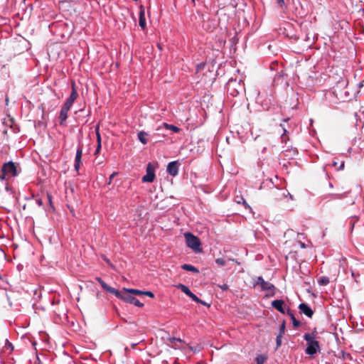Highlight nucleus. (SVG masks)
Segmentation results:
<instances>
[{
    "mask_svg": "<svg viewBox=\"0 0 364 364\" xmlns=\"http://www.w3.org/2000/svg\"><path fill=\"white\" fill-rule=\"evenodd\" d=\"M303 337L306 341V354L312 356L320 350L319 342L316 339L314 332L305 333Z\"/></svg>",
    "mask_w": 364,
    "mask_h": 364,
    "instance_id": "nucleus-1",
    "label": "nucleus"
},
{
    "mask_svg": "<svg viewBox=\"0 0 364 364\" xmlns=\"http://www.w3.org/2000/svg\"><path fill=\"white\" fill-rule=\"evenodd\" d=\"M225 88L228 94L235 97L245 90V85L242 79L231 77L228 81Z\"/></svg>",
    "mask_w": 364,
    "mask_h": 364,
    "instance_id": "nucleus-2",
    "label": "nucleus"
},
{
    "mask_svg": "<svg viewBox=\"0 0 364 364\" xmlns=\"http://www.w3.org/2000/svg\"><path fill=\"white\" fill-rule=\"evenodd\" d=\"M347 80H342L338 81L333 87V94L338 100L346 101L350 98V93L347 90Z\"/></svg>",
    "mask_w": 364,
    "mask_h": 364,
    "instance_id": "nucleus-3",
    "label": "nucleus"
},
{
    "mask_svg": "<svg viewBox=\"0 0 364 364\" xmlns=\"http://www.w3.org/2000/svg\"><path fill=\"white\" fill-rule=\"evenodd\" d=\"M184 237L186 239V245L188 247L191 248L193 251L196 252H199L201 251L200 245L201 242L199 238L195 236L191 232H186L184 234Z\"/></svg>",
    "mask_w": 364,
    "mask_h": 364,
    "instance_id": "nucleus-4",
    "label": "nucleus"
},
{
    "mask_svg": "<svg viewBox=\"0 0 364 364\" xmlns=\"http://www.w3.org/2000/svg\"><path fill=\"white\" fill-rule=\"evenodd\" d=\"M115 296L121 299L127 303L134 304L138 307H142L144 306V304L140 302L136 298L132 296L131 293L126 291L124 288L122 291H119V294H116Z\"/></svg>",
    "mask_w": 364,
    "mask_h": 364,
    "instance_id": "nucleus-5",
    "label": "nucleus"
},
{
    "mask_svg": "<svg viewBox=\"0 0 364 364\" xmlns=\"http://www.w3.org/2000/svg\"><path fill=\"white\" fill-rule=\"evenodd\" d=\"M1 171L6 173L8 178L17 176L19 173L16 165L13 161L4 163Z\"/></svg>",
    "mask_w": 364,
    "mask_h": 364,
    "instance_id": "nucleus-6",
    "label": "nucleus"
},
{
    "mask_svg": "<svg viewBox=\"0 0 364 364\" xmlns=\"http://www.w3.org/2000/svg\"><path fill=\"white\" fill-rule=\"evenodd\" d=\"M155 177V167L151 163H149L146 168V175L142 177L141 181L144 183H151Z\"/></svg>",
    "mask_w": 364,
    "mask_h": 364,
    "instance_id": "nucleus-7",
    "label": "nucleus"
},
{
    "mask_svg": "<svg viewBox=\"0 0 364 364\" xmlns=\"http://www.w3.org/2000/svg\"><path fill=\"white\" fill-rule=\"evenodd\" d=\"M82 145L79 143L76 151L75 157L74 169L77 172L79 171L81 164H82Z\"/></svg>",
    "mask_w": 364,
    "mask_h": 364,
    "instance_id": "nucleus-8",
    "label": "nucleus"
},
{
    "mask_svg": "<svg viewBox=\"0 0 364 364\" xmlns=\"http://www.w3.org/2000/svg\"><path fill=\"white\" fill-rule=\"evenodd\" d=\"M260 287L262 291H267V293L266 294V296L269 297L274 296L276 287L273 284L264 281L260 285Z\"/></svg>",
    "mask_w": 364,
    "mask_h": 364,
    "instance_id": "nucleus-9",
    "label": "nucleus"
},
{
    "mask_svg": "<svg viewBox=\"0 0 364 364\" xmlns=\"http://www.w3.org/2000/svg\"><path fill=\"white\" fill-rule=\"evenodd\" d=\"M180 164L178 161H173L168 163L167 166V173L171 176H176L178 173Z\"/></svg>",
    "mask_w": 364,
    "mask_h": 364,
    "instance_id": "nucleus-10",
    "label": "nucleus"
},
{
    "mask_svg": "<svg viewBox=\"0 0 364 364\" xmlns=\"http://www.w3.org/2000/svg\"><path fill=\"white\" fill-rule=\"evenodd\" d=\"M96 280L100 284L101 287L105 291L114 294H119V291L107 285L100 277H97Z\"/></svg>",
    "mask_w": 364,
    "mask_h": 364,
    "instance_id": "nucleus-11",
    "label": "nucleus"
},
{
    "mask_svg": "<svg viewBox=\"0 0 364 364\" xmlns=\"http://www.w3.org/2000/svg\"><path fill=\"white\" fill-rule=\"evenodd\" d=\"M299 309L301 313L305 314L307 317H309V318L312 317V316L314 314V311L311 309V308L309 306L308 304H306L305 303H301L299 304Z\"/></svg>",
    "mask_w": 364,
    "mask_h": 364,
    "instance_id": "nucleus-12",
    "label": "nucleus"
},
{
    "mask_svg": "<svg viewBox=\"0 0 364 364\" xmlns=\"http://www.w3.org/2000/svg\"><path fill=\"white\" fill-rule=\"evenodd\" d=\"M284 301L282 299H277L272 301V306L282 314H287L284 307Z\"/></svg>",
    "mask_w": 364,
    "mask_h": 364,
    "instance_id": "nucleus-13",
    "label": "nucleus"
},
{
    "mask_svg": "<svg viewBox=\"0 0 364 364\" xmlns=\"http://www.w3.org/2000/svg\"><path fill=\"white\" fill-rule=\"evenodd\" d=\"M78 93L76 89V84L74 81H72L71 82V93L69 96V97L67 99V100L74 102L75 100L77 98Z\"/></svg>",
    "mask_w": 364,
    "mask_h": 364,
    "instance_id": "nucleus-14",
    "label": "nucleus"
},
{
    "mask_svg": "<svg viewBox=\"0 0 364 364\" xmlns=\"http://www.w3.org/2000/svg\"><path fill=\"white\" fill-rule=\"evenodd\" d=\"M69 110H67V109L61 107L60 115H59V123L61 126H65V122L68 118V113Z\"/></svg>",
    "mask_w": 364,
    "mask_h": 364,
    "instance_id": "nucleus-15",
    "label": "nucleus"
},
{
    "mask_svg": "<svg viewBox=\"0 0 364 364\" xmlns=\"http://www.w3.org/2000/svg\"><path fill=\"white\" fill-rule=\"evenodd\" d=\"M139 24V26L142 29L145 28V27H146L145 11H144V9L142 6H141V7H140Z\"/></svg>",
    "mask_w": 364,
    "mask_h": 364,
    "instance_id": "nucleus-16",
    "label": "nucleus"
},
{
    "mask_svg": "<svg viewBox=\"0 0 364 364\" xmlns=\"http://www.w3.org/2000/svg\"><path fill=\"white\" fill-rule=\"evenodd\" d=\"M287 314L290 317L294 327H299L301 326V322L296 319L293 311L289 308H287Z\"/></svg>",
    "mask_w": 364,
    "mask_h": 364,
    "instance_id": "nucleus-17",
    "label": "nucleus"
},
{
    "mask_svg": "<svg viewBox=\"0 0 364 364\" xmlns=\"http://www.w3.org/2000/svg\"><path fill=\"white\" fill-rule=\"evenodd\" d=\"M181 269L183 270H186V271L196 273V274H198L199 272V270L196 267H195L194 266H193L191 264H184L181 265Z\"/></svg>",
    "mask_w": 364,
    "mask_h": 364,
    "instance_id": "nucleus-18",
    "label": "nucleus"
},
{
    "mask_svg": "<svg viewBox=\"0 0 364 364\" xmlns=\"http://www.w3.org/2000/svg\"><path fill=\"white\" fill-rule=\"evenodd\" d=\"M148 136V134L144 131H141L138 133L137 136L138 139L140 142H141L143 144H146L148 141L146 139V136Z\"/></svg>",
    "mask_w": 364,
    "mask_h": 364,
    "instance_id": "nucleus-19",
    "label": "nucleus"
},
{
    "mask_svg": "<svg viewBox=\"0 0 364 364\" xmlns=\"http://www.w3.org/2000/svg\"><path fill=\"white\" fill-rule=\"evenodd\" d=\"M176 287L180 289L182 292H183L186 295H187L188 296H189V294H191V291L189 289V288L183 284H178Z\"/></svg>",
    "mask_w": 364,
    "mask_h": 364,
    "instance_id": "nucleus-20",
    "label": "nucleus"
},
{
    "mask_svg": "<svg viewBox=\"0 0 364 364\" xmlns=\"http://www.w3.org/2000/svg\"><path fill=\"white\" fill-rule=\"evenodd\" d=\"M124 290L126 291H128V292L131 293L132 295L141 296V295H144V291H141V290H139V289H127V288H124Z\"/></svg>",
    "mask_w": 364,
    "mask_h": 364,
    "instance_id": "nucleus-21",
    "label": "nucleus"
},
{
    "mask_svg": "<svg viewBox=\"0 0 364 364\" xmlns=\"http://www.w3.org/2000/svg\"><path fill=\"white\" fill-rule=\"evenodd\" d=\"M164 127L166 129H168V130H171L173 131V132L175 133H177L180 131V129L173 125V124H167V123H164Z\"/></svg>",
    "mask_w": 364,
    "mask_h": 364,
    "instance_id": "nucleus-22",
    "label": "nucleus"
},
{
    "mask_svg": "<svg viewBox=\"0 0 364 364\" xmlns=\"http://www.w3.org/2000/svg\"><path fill=\"white\" fill-rule=\"evenodd\" d=\"M193 301L197 302V303H199V304H201L203 305H206V303L205 301H203L202 300H200L196 294H194L192 291L191 292V294H189L188 296Z\"/></svg>",
    "mask_w": 364,
    "mask_h": 364,
    "instance_id": "nucleus-23",
    "label": "nucleus"
},
{
    "mask_svg": "<svg viewBox=\"0 0 364 364\" xmlns=\"http://www.w3.org/2000/svg\"><path fill=\"white\" fill-rule=\"evenodd\" d=\"M330 282L329 278L327 277H322L318 280V284L321 285L326 286Z\"/></svg>",
    "mask_w": 364,
    "mask_h": 364,
    "instance_id": "nucleus-24",
    "label": "nucleus"
},
{
    "mask_svg": "<svg viewBox=\"0 0 364 364\" xmlns=\"http://www.w3.org/2000/svg\"><path fill=\"white\" fill-rule=\"evenodd\" d=\"M266 360L267 357L264 355H258L256 358L257 364H264Z\"/></svg>",
    "mask_w": 364,
    "mask_h": 364,
    "instance_id": "nucleus-25",
    "label": "nucleus"
},
{
    "mask_svg": "<svg viewBox=\"0 0 364 364\" xmlns=\"http://www.w3.org/2000/svg\"><path fill=\"white\" fill-rule=\"evenodd\" d=\"M264 282L262 277H258L254 280L253 286L256 287L257 285H261L262 282Z\"/></svg>",
    "mask_w": 364,
    "mask_h": 364,
    "instance_id": "nucleus-26",
    "label": "nucleus"
},
{
    "mask_svg": "<svg viewBox=\"0 0 364 364\" xmlns=\"http://www.w3.org/2000/svg\"><path fill=\"white\" fill-rule=\"evenodd\" d=\"M215 263L220 266V267H223V266H225L227 262H226V260L223 258H218L215 259Z\"/></svg>",
    "mask_w": 364,
    "mask_h": 364,
    "instance_id": "nucleus-27",
    "label": "nucleus"
},
{
    "mask_svg": "<svg viewBox=\"0 0 364 364\" xmlns=\"http://www.w3.org/2000/svg\"><path fill=\"white\" fill-rule=\"evenodd\" d=\"M4 348L6 350H9L10 351V353L12 352L14 350L13 344L11 342H9L8 340L6 341Z\"/></svg>",
    "mask_w": 364,
    "mask_h": 364,
    "instance_id": "nucleus-28",
    "label": "nucleus"
},
{
    "mask_svg": "<svg viewBox=\"0 0 364 364\" xmlns=\"http://www.w3.org/2000/svg\"><path fill=\"white\" fill-rule=\"evenodd\" d=\"M73 105V102H71L68 100H66L65 102L64 103V105L62 106V107L67 109V110H70V108L72 107Z\"/></svg>",
    "mask_w": 364,
    "mask_h": 364,
    "instance_id": "nucleus-29",
    "label": "nucleus"
},
{
    "mask_svg": "<svg viewBox=\"0 0 364 364\" xmlns=\"http://www.w3.org/2000/svg\"><path fill=\"white\" fill-rule=\"evenodd\" d=\"M284 332H285V322L283 321V323L280 326L279 332L278 335L282 336L284 334Z\"/></svg>",
    "mask_w": 364,
    "mask_h": 364,
    "instance_id": "nucleus-30",
    "label": "nucleus"
},
{
    "mask_svg": "<svg viewBox=\"0 0 364 364\" xmlns=\"http://www.w3.org/2000/svg\"><path fill=\"white\" fill-rule=\"evenodd\" d=\"M332 196L333 197V198L341 199V198H343L346 197V193H341V194H338V193L332 194Z\"/></svg>",
    "mask_w": 364,
    "mask_h": 364,
    "instance_id": "nucleus-31",
    "label": "nucleus"
},
{
    "mask_svg": "<svg viewBox=\"0 0 364 364\" xmlns=\"http://www.w3.org/2000/svg\"><path fill=\"white\" fill-rule=\"evenodd\" d=\"M282 336L277 335L276 338L277 349L279 348L282 345Z\"/></svg>",
    "mask_w": 364,
    "mask_h": 364,
    "instance_id": "nucleus-32",
    "label": "nucleus"
},
{
    "mask_svg": "<svg viewBox=\"0 0 364 364\" xmlns=\"http://www.w3.org/2000/svg\"><path fill=\"white\" fill-rule=\"evenodd\" d=\"M97 141L98 144H101V136L99 132V127L96 128Z\"/></svg>",
    "mask_w": 364,
    "mask_h": 364,
    "instance_id": "nucleus-33",
    "label": "nucleus"
},
{
    "mask_svg": "<svg viewBox=\"0 0 364 364\" xmlns=\"http://www.w3.org/2000/svg\"><path fill=\"white\" fill-rule=\"evenodd\" d=\"M144 295H146L151 298H154V294L152 291H144Z\"/></svg>",
    "mask_w": 364,
    "mask_h": 364,
    "instance_id": "nucleus-34",
    "label": "nucleus"
},
{
    "mask_svg": "<svg viewBox=\"0 0 364 364\" xmlns=\"http://www.w3.org/2000/svg\"><path fill=\"white\" fill-rule=\"evenodd\" d=\"M6 177L7 175L6 174V173L1 171V173H0V181L6 180Z\"/></svg>",
    "mask_w": 364,
    "mask_h": 364,
    "instance_id": "nucleus-35",
    "label": "nucleus"
},
{
    "mask_svg": "<svg viewBox=\"0 0 364 364\" xmlns=\"http://www.w3.org/2000/svg\"><path fill=\"white\" fill-rule=\"evenodd\" d=\"M100 150H101V144H97V148L94 152V155H97L100 153Z\"/></svg>",
    "mask_w": 364,
    "mask_h": 364,
    "instance_id": "nucleus-36",
    "label": "nucleus"
},
{
    "mask_svg": "<svg viewBox=\"0 0 364 364\" xmlns=\"http://www.w3.org/2000/svg\"><path fill=\"white\" fill-rule=\"evenodd\" d=\"M47 198H48V200L50 205L53 208V203H52V197L49 193L47 194Z\"/></svg>",
    "mask_w": 364,
    "mask_h": 364,
    "instance_id": "nucleus-37",
    "label": "nucleus"
},
{
    "mask_svg": "<svg viewBox=\"0 0 364 364\" xmlns=\"http://www.w3.org/2000/svg\"><path fill=\"white\" fill-rule=\"evenodd\" d=\"M219 287H220L222 290H223V291H225V290L228 289V288H229V287H228V285L227 284H223V285H220V286H219Z\"/></svg>",
    "mask_w": 364,
    "mask_h": 364,
    "instance_id": "nucleus-38",
    "label": "nucleus"
},
{
    "mask_svg": "<svg viewBox=\"0 0 364 364\" xmlns=\"http://www.w3.org/2000/svg\"><path fill=\"white\" fill-rule=\"evenodd\" d=\"M36 203L38 206H41L43 205V200L41 198H37L36 199Z\"/></svg>",
    "mask_w": 364,
    "mask_h": 364,
    "instance_id": "nucleus-39",
    "label": "nucleus"
},
{
    "mask_svg": "<svg viewBox=\"0 0 364 364\" xmlns=\"http://www.w3.org/2000/svg\"><path fill=\"white\" fill-rule=\"evenodd\" d=\"M280 126L282 127V129H283V130H284V133H283V134H282V135L286 134L288 132V131H287V129H286V127H284V124H280ZM282 138L283 139V136H282Z\"/></svg>",
    "mask_w": 364,
    "mask_h": 364,
    "instance_id": "nucleus-40",
    "label": "nucleus"
},
{
    "mask_svg": "<svg viewBox=\"0 0 364 364\" xmlns=\"http://www.w3.org/2000/svg\"><path fill=\"white\" fill-rule=\"evenodd\" d=\"M277 2L281 6L284 4V0H277Z\"/></svg>",
    "mask_w": 364,
    "mask_h": 364,
    "instance_id": "nucleus-41",
    "label": "nucleus"
},
{
    "mask_svg": "<svg viewBox=\"0 0 364 364\" xmlns=\"http://www.w3.org/2000/svg\"><path fill=\"white\" fill-rule=\"evenodd\" d=\"M171 341H178V342H181V340L180 338H171Z\"/></svg>",
    "mask_w": 364,
    "mask_h": 364,
    "instance_id": "nucleus-42",
    "label": "nucleus"
},
{
    "mask_svg": "<svg viewBox=\"0 0 364 364\" xmlns=\"http://www.w3.org/2000/svg\"><path fill=\"white\" fill-rule=\"evenodd\" d=\"M343 167H344V162H342V164H341V166H340V167H339V168H338V169H339V170H341V169H343Z\"/></svg>",
    "mask_w": 364,
    "mask_h": 364,
    "instance_id": "nucleus-43",
    "label": "nucleus"
},
{
    "mask_svg": "<svg viewBox=\"0 0 364 364\" xmlns=\"http://www.w3.org/2000/svg\"><path fill=\"white\" fill-rule=\"evenodd\" d=\"M136 345H137V343H132V347L133 348H135V346H136Z\"/></svg>",
    "mask_w": 364,
    "mask_h": 364,
    "instance_id": "nucleus-44",
    "label": "nucleus"
},
{
    "mask_svg": "<svg viewBox=\"0 0 364 364\" xmlns=\"http://www.w3.org/2000/svg\"><path fill=\"white\" fill-rule=\"evenodd\" d=\"M5 188H6V190L7 191H9V186H8V185H6V186Z\"/></svg>",
    "mask_w": 364,
    "mask_h": 364,
    "instance_id": "nucleus-45",
    "label": "nucleus"
},
{
    "mask_svg": "<svg viewBox=\"0 0 364 364\" xmlns=\"http://www.w3.org/2000/svg\"><path fill=\"white\" fill-rule=\"evenodd\" d=\"M243 203L245 205V206H248V205L247 204L246 201L243 199Z\"/></svg>",
    "mask_w": 364,
    "mask_h": 364,
    "instance_id": "nucleus-46",
    "label": "nucleus"
},
{
    "mask_svg": "<svg viewBox=\"0 0 364 364\" xmlns=\"http://www.w3.org/2000/svg\"><path fill=\"white\" fill-rule=\"evenodd\" d=\"M289 118H287V119H284V122H288V121H289Z\"/></svg>",
    "mask_w": 364,
    "mask_h": 364,
    "instance_id": "nucleus-47",
    "label": "nucleus"
},
{
    "mask_svg": "<svg viewBox=\"0 0 364 364\" xmlns=\"http://www.w3.org/2000/svg\"><path fill=\"white\" fill-rule=\"evenodd\" d=\"M114 175V174L113 173V174H112V175L110 176V180H111L112 178H113Z\"/></svg>",
    "mask_w": 364,
    "mask_h": 364,
    "instance_id": "nucleus-48",
    "label": "nucleus"
},
{
    "mask_svg": "<svg viewBox=\"0 0 364 364\" xmlns=\"http://www.w3.org/2000/svg\"><path fill=\"white\" fill-rule=\"evenodd\" d=\"M337 163L336 162H333V166H336Z\"/></svg>",
    "mask_w": 364,
    "mask_h": 364,
    "instance_id": "nucleus-49",
    "label": "nucleus"
},
{
    "mask_svg": "<svg viewBox=\"0 0 364 364\" xmlns=\"http://www.w3.org/2000/svg\"><path fill=\"white\" fill-rule=\"evenodd\" d=\"M191 1H192L193 4H195V0H191Z\"/></svg>",
    "mask_w": 364,
    "mask_h": 364,
    "instance_id": "nucleus-50",
    "label": "nucleus"
}]
</instances>
